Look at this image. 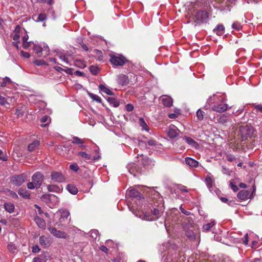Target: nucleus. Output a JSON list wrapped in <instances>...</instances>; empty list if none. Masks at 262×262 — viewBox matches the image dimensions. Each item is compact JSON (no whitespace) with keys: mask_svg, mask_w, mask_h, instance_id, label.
Wrapping results in <instances>:
<instances>
[{"mask_svg":"<svg viewBox=\"0 0 262 262\" xmlns=\"http://www.w3.org/2000/svg\"><path fill=\"white\" fill-rule=\"evenodd\" d=\"M148 203L149 211H145L144 219L148 221H152L159 218L164 210V201L160 194L155 191L151 190L149 195Z\"/></svg>","mask_w":262,"mask_h":262,"instance_id":"nucleus-1","label":"nucleus"},{"mask_svg":"<svg viewBox=\"0 0 262 262\" xmlns=\"http://www.w3.org/2000/svg\"><path fill=\"white\" fill-rule=\"evenodd\" d=\"M181 222L185 234L189 240L192 242L200 238V230L192 217L181 215Z\"/></svg>","mask_w":262,"mask_h":262,"instance_id":"nucleus-2","label":"nucleus"},{"mask_svg":"<svg viewBox=\"0 0 262 262\" xmlns=\"http://www.w3.org/2000/svg\"><path fill=\"white\" fill-rule=\"evenodd\" d=\"M194 7H202L204 10H199L194 14H193L194 21L197 24L206 23L209 18V15L207 12L208 7H210L209 1L207 0H198L195 3Z\"/></svg>","mask_w":262,"mask_h":262,"instance_id":"nucleus-3","label":"nucleus"},{"mask_svg":"<svg viewBox=\"0 0 262 262\" xmlns=\"http://www.w3.org/2000/svg\"><path fill=\"white\" fill-rule=\"evenodd\" d=\"M241 138L243 141H246L248 138H251L254 136V129L251 125H246L239 128Z\"/></svg>","mask_w":262,"mask_h":262,"instance_id":"nucleus-4","label":"nucleus"},{"mask_svg":"<svg viewBox=\"0 0 262 262\" xmlns=\"http://www.w3.org/2000/svg\"><path fill=\"white\" fill-rule=\"evenodd\" d=\"M110 62L115 67H121L124 65L128 60L123 55H119L118 56L110 54Z\"/></svg>","mask_w":262,"mask_h":262,"instance_id":"nucleus-5","label":"nucleus"},{"mask_svg":"<svg viewBox=\"0 0 262 262\" xmlns=\"http://www.w3.org/2000/svg\"><path fill=\"white\" fill-rule=\"evenodd\" d=\"M129 76L126 75L121 74L117 76V83L122 85L124 86L127 85L129 83V81H132V78L133 77L135 78L136 75L133 73L129 74Z\"/></svg>","mask_w":262,"mask_h":262,"instance_id":"nucleus-6","label":"nucleus"},{"mask_svg":"<svg viewBox=\"0 0 262 262\" xmlns=\"http://www.w3.org/2000/svg\"><path fill=\"white\" fill-rule=\"evenodd\" d=\"M27 175L22 173L19 175H15L11 178V182L16 186H19L26 180Z\"/></svg>","mask_w":262,"mask_h":262,"instance_id":"nucleus-7","label":"nucleus"},{"mask_svg":"<svg viewBox=\"0 0 262 262\" xmlns=\"http://www.w3.org/2000/svg\"><path fill=\"white\" fill-rule=\"evenodd\" d=\"M44 176L40 172H35L32 177V180L35 185L36 188H39L42 184Z\"/></svg>","mask_w":262,"mask_h":262,"instance_id":"nucleus-8","label":"nucleus"},{"mask_svg":"<svg viewBox=\"0 0 262 262\" xmlns=\"http://www.w3.org/2000/svg\"><path fill=\"white\" fill-rule=\"evenodd\" d=\"M127 194L129 197L132 198L133 200L136 199L139 201L144 200L143 195L136 189L133 188L129 189L127 192Z\"/></svg>","mask_w":262,"mask_h":262,"instance_id":"nucleus-9","label":"nucleus"},{"mask_svg":"<svg viewBox=\"0 0 262 262\" xmlns=\"http://www.w3.org/2000/svg\"><path fill=\"white\" fill-rule=\"evenodd\" d=\"M51 178L53 181L58 183H62L64 182L66 180L64 176L62 173V172L59 171H52Z\"/></svg>","mask_w":262,"mask_h":262,"instance_id":"nucleus-10","label":"nucleus"},{"mask_svg":"<svg viewBox=\"0 0 262 262\" xmlns=\"http://www.w3.org/2000/svg\"><path fill=\"white\" fill-rule=\"evenodd\" d=\"M180 133V130L178 128L173 124L169 125L167 135L171 139H174L177 137Z\"/></svg>","mask_w":262,"mask_h":262,"instance_id":"nucleus-11","label":"nucleus"},{"mask_svg":"<svg viewBox=\"0 0 262 262\" xmlns=\"http://www.w3.org/2000/svg\"><path fill=\"white\" fill-rule=\"evenodd\" d=\"M228 107V104L225 103V100L223 99L221 101V103L214 105L212 110L218 113H223L227 110Z\"/></svg>","mask_w":262,"mask_h":262,"instance_id":"nucleus-12","label":"nucleus"},{"mask_svg":"<svg viewBox=\"0 0 262 262\" xmlns=\"http://www.w3.org/2000/svg\"><path fill=\"white\" fill-rule=\"evenodd\" d=\"M139 155L138 156L137 158H139L138 162H140V163L144 167H149L154 165L152 160L150 159L148 157L146 156H144L143 155H141L140 157Z\"/></svg>","mask_w":262,"mask_h":262,"instance_id":"nucleus-13","label":"nucleus"},{"mask_svg":"<svg viewBox=\"0 0 262 262\" xmlns=\"http://www.w3.org/2000/svg\"><path fill=\"white\" fill-rule=\"evenodd\" d=\"M48 230L52 235L56 237L66 238L67 237V234L64 232L57 230L55 227H49Z\"/></svg>","mask_w":262,"mask_h":262,"instance_id":"nucleus-14","label":"nucleus"},{"mask_svg":"<svg viewBox=\"0 0 262 262\" xmlns=\"http://www.w3.org/2000/svg\"><path fill=\"white\" fill-rule=\"evenodd\" d=\"M127 168L129 172L134 176H136L137 173H139L141 172L140 168L135 163L128 164L127 166Z\"/></svg>","mask_w":262,"mask_h":262,"instance_id":"nucleus-15","label":"nucleus"},{"mask_svg":"<svg viewBox=\"0 0 262 262\" xmlns=\"http://www.w3.org/2000/svg\"><path fill=\"white\" fill-rule=\"evenodd\" d=\"M41 199L49 206L52 200L56 199V196L54 194L46 193L41 196Z\"/></svg>","mask_w":262,"mask_h":262,"instance_id":"nucleus-16","label":"nucleus"},{"mask_svg":"<svg viewBox=\"0 0 262 262\" xmlns=\"http://www.w3.org/2000/svg\"><path fill=\"white\" fill-rule=\"evenodd\" d=\"M237 197L241 200L245 201L251 197L250 192L247 190H242L237 194Z\"/></svg>","mask_w":262,"mask_h":262,"instance_id":"nucleus-17","label":"nucleus"},{"mask_svg":"<svg viewBox=\"0 0 262 262\" xmlns=\"http://www.w3.org/2000/svg\"><path fill=\"white\" fill-rule=\"evenodd\" d=\"M183 139L191 147L195 149H198L199 148V144L191 138L185 136L183 137Z\"/></svg>","mask_w":262,"mask_h":262,"instance_id":"nucleus-18","label":"nucleus"},{"mask_svg":"<svg viewBox=\"0 0 262 262\" xmlns=\"http://www.w3.org/2000/svg\"><path fill=\"white\" fill-rule=\"evenodd\" d=\"M85 139H82L76 136L73 137L72 143L74 144L78 145L79 147L82 149H84L85 148V145H83Z\"/></svg>","mask_w":262,"mask_h":262,"instance_id":"nucleus-19","label":"nucleus"},{"mask_svg":"<svg viewBox=\"0 0 262 262\" xmlns=\"http://www.w3.org/2000/svg\"><path fill=\"white\" fill-rule=\"evenodd\" d=\"M34 220L39 228L42 229H45L46 228V224L43 219L36 215L34 216Z\"/></svg>","mask_w":262,"mask_h":262,"instance_id":"nucleus-20","label":"nucleus"},{"mask_svg":"<svg viewBox=\"0 0 262 262\" xmlns=\"http://www.w3.org/2000/svg\"><path fill=\"white\" fill-rule=\"evenodd\" d=\"M11 99L9 97H5L0 95V105L4 106L6 108H9L10 106V103L9 100Z\"/></svg>","mask_w":262,"mask_h":262,"instance_id":"nucleus-21","label":"nucleus"},{"mask_svg":"<svg viewBox=\"0 0 262 262\" xmlns=\"http://www.w3.org/2000/svg\"><path fill=\"white\" fill-rule=\"evenodd\" d=\"M162 104L166 107H170L172 103V99L167 96H163L161 98Z\"/></svg>","mask_w":262,"mask_h":262,"instance_id":"nucleus-22","label":"nucleus"},{"mask_svg":"<svg viewBox=\"0 0 262 262\" xmlns=\"http://www.w3.org/2000/svg\"><path fill=\"white\" fill-rule=\"evenodd\" d=\"M48 190L50 192H54L57 193H60L62 189V187L61 186H59L55 184H51L47 186Z\"/></svg>","mask_w":262,"mask_h":262,"instance_id":"nucleus-23","label":"nucleus"},{"mask_svg":"<svg viewBox=\"0 0 262 262\" xmlns=\"http://www.w3.org/2000/svg\"><path fill=\"white\" fill-rule=\"evenodd\" d=\"M4 208L5 210L10 213H12L15 210V206L13 203L11 202H5L4 204Z\"/></svg>","mask_w":262,"mask_h":262,"instance_id":"nucleus-24","label":"nucleus"},{"mask_svg":"<svg viewBox=\"0 0 262 262\" xmlns=\"http://www.w3.org/2000/svg\"><path fill=\"white\" fill-rule=\"evenodd\" d=\"M219 4L222 5L225 7H229L231 5L235 4L237 0H214Z\"/></svg>","mask_w":262,"mask_h":262,"instance_id":"nucleus-25","label":"nucleus"},{"mask_svg":"<svg viewBox=\"0 0 262 262\" xmlns=\"http://www.w3.org/2000/svg\"><path fill=\"white\" fill-rule=\"evenodd\" d=\"M185 162L187 165L192 167H196L199 165V162L189 157L186 158Z\"/></svg>","mask_w":262,"mask_h":262,"instance_id":"nucleus-26","label":"nucleus"},{"mask_svg":"<svg viewBox=\"0 0 262 262\" xmlns=\"http://www.w3.org/2000/svg\"><path fill=\"white\" fill-rule=\"evenodd\" d=\"M32 18L36 22L43 21L47 19V15L45 13H41L38 16L34 15Z\"/></svg>","mask_w":262,"mask_h":262,"instance_id":"nucleus-27","label":"nucleus"},{"mask_svg":"<svg viewBox=\"0 0 262 262\" xmlns=\"http://www.w3.org/2000/svg\"><path fill=\"white\" fill-rule=\"evenodd\" d=\"M40 145V141L38 140H34L28 146V149L29 151H34Z\"/></svg>","mask_w":262,"mask_h":262,"instance_id":"nucleus-28","label":"nucleus"},{"mask_svg":"<svg viewBox=\"0 0 262 262\" xmlns=\"http://www.w3.org/2000/svg\"><path fill=\"white\" fill-rule=\"evenodd\" d=\"M18 193L20 196L23 197L24 199H30V193L26 189L20 188L18 191Z\"/></svg>","mask_w":262,"mask_h":262,"instance_id":"nucleus-29","label":"nucleus"},{"mask_svg":"<svg viewBox=\"0 0 262 262\" xmlns=\"http://www.w3.org/2000/svg\"><path fill=\"white\" fill-rule=\"evenodd\" d=\"M106 100L111 105H112L114 107H117L120 105V101L115 97H108L106 98Z\"/></svg>","mask_w":262,"mask_h":262,"instance_id":"nucleus-30","label":"nucleus"},{"mask_svg":"<svg viewBox=\"0 0 262 262\" xmlns=\"http://www.w3.org/2000/svg\"><path fill=\"white\" fill-rule=\"evenodd\" d=\"M213 31L219 36L223 35L225 33V27L223 25H218L215 28L213 29Z\"/></svg>","mask_w":262,"mask_h":262,"instance_id":"nucleus-31","label":"nucleus"},{"mask_svg":"<svg viewBox=\"0 0 262 262\" xmlns=\"http://www.w3.org/2000/svg\"><path fill=\"white\" fill-rule=\"evenodd\" d=\"M66 189L72 194H76L78 191L77 187L72 184H68L66 187Z\"/></svg>","mask_w":262,"mask_h":262,"instance_id":"nucleus-32","label":"nucleus"},{"mask_svg":"<svg viewBox=\"0 0 262 262\" xmlns=\"http://www.w3.org/2000/svg\"><path fill=\"white\" fill-rule=\"evenodd\" d=\"M39 244L44 248H47L50 245L48 238L45 235H41L39 237Z\"/></svg>","mask_w":262,"mask_h":262,"instance_id":"nucleus-33","label":"nucleus"},{"mask_svg":"<svg viewBox=\"0 0 262 262\" xmlns=\"http://www.w3.org/2000/svg\"><path fill=\"white\" fill-rule=\"evenodd\" d=\"M99 88L101 91L106 93L107 95L113 96L115 95L114 93L110 90L108 88H106L105 85L102 84H100L99 85Z\"/></svg>","mask_w":262,"mask_h":262,"instance_id":"nucleus-34","label":"nucleus"},{"mask_svg":"<svg viewBox=\"0 0 262 262\" xmlns=\"http://www.w3.org/2000/svg\"><path fill=\"white\" fill-rule=\"evenodd\" d=\"M74 65L81 69L86 67V64L83 60L75 59L74 61Z\"/></svg>","mask_w":262,"mask_h":262,"instance_id":"nucleus-35","label":"nucleus"},{"mask_svg":"<svg viewBox=\"0 0 262 262\" xmlns=\"http://www.w3.org/2000/svg\"><path fill=\"white\" fill-rule=\"evenodd\" d=\"M40 122L42 123L41 126L46 127L50 123V118L47 115H45L40 119Z\"/></svg>","mask_w":262,"mask_h":262,"instance_id":"nucleus-36","label":"nucleus"},{"mask_svg":"<svg viewBox=\"0 0 262 262\" xmlns=\"http://www.w3.org/2000/svg\"><path fill=\"white\" fill-rule=\"evenodd\" d=\"M70 215V213L68 210H63L61 213L60 217L59 219V222L60 223L64 222L65 220H68V217Z\"/></svg>","mask_w":262,"mask_h":262,"instance_id":"nucleus-37","label":"nucleus"},{"mask_svg":"<svg viewBox=\"0 0 262 262\" xmlns=\"http://www.w3.org/2000/svg\"><path fill=\"white\" fill-rule=\"evenodd\" d=\"M205 181L208 188H211L212 187L213 184L214 183V180L210 176L207 175L206 177Z\"/></svg>","mask_w":262,"mask_h":262,"instance_id":"nucleus-38","label":"nucleus"},{"mask_svg":"<svg viewBox=\"0 0 262 262\" xmlns=\"http://www.w3.org/2000/svg\"><path fill=\"white\" fill-rule=\"evenodd\" d=\"M56 55L61 60L64 61L67 63H69V59H68L67 57H66V55H65L64 53H63L61 51H57L56 52Z\"/></svg>","mask_w":262,"mask_h":262,"instance_id":"nucleus-39","label":"nucleus"},{"mask_svg":"<svg viewBox=\"0 0 262 262\" xmlns=\"http://www.w3.org/2000/svg\"><path fill=\"white\" fill-rule=\"evenodd\" d=\"M228 121L227 116L225 114H222L220 115L219 117L217 118V122L219 123L222 124H225Z\"/></svg>","mask_w":262,"mask_h":262,"instance_id":"nucleus-40","label":"nucleus"},{"mask_svg":"<svg viewBox=\"0 0 262 262\" xmlns=\"http://www.w3.org/2000/svg\"><path fill=\"white\" fill-rule=\"evenodd\" d=\"M42 262H46L47 260L49 259L50 255L48 252H43L38 256Z\"/></svg>","mask_w":262,"mask_h":262,"instance_id":"nucleus-41","label":"nucleus"},{"mask_svg":"<svg viewBox=\"0 0 262 262\" xmlns=\"http://www.w3.org/2000/svg\"><path fill=\"white\" fill-rule=\"evenodd\" d=\"M139 123L140 125L142 127V129H145L146 131H148L149 128L145 122L144 119L143 118H140L139 119Z\"/></svg>","mask_w":262,"mask_h":262,"instance_id":"nucleus-42","label":"nucleus"},{"mask_svg":"<svg viewBox=\"0 0 262 262\" xmlns=\"http://www.w3.org/2000/svg\"><path fill=\"white\" fill-rule=\"evenodd\" d=\"M77 156L83 157L85 160H89L92 159L91 154H88L85 151H80L77 154Z\"/></svg>","mask_w":262,"mask_h":262,"instance_id":"nucleus-43","label":"nucleus"},{"mask_svg":"<svg viewBox=\"0 0 262 262\" xmlns=\"http://www.w3.org/2000/svg\"><path fill=\"white\" fill-rule=\"evenodd\" d=\"M89 70L91 73L94 75H97L100 71V69L98 67L94 65L91 66L89 68Z\"/></svg>","mask_w":262,"mask_h":262,"instance_id":"nucleus-44","label":"nucleus"},{"mask_svg":"<svg viewBox=\"0 0 262 262\" xmlns=\"http://www.w3.org/2000/svg\"><path fill=\"white\" fill-rule=\"evenodd\" d=\"M7 248L12 253H15L17 251L16 246L12 243L8 245Z\"/></svg>","mask_w":262,"mask_h":262,"instance_id":"nucleus-45","label":"nucleus"},{"mask_svg":"<svg viewBox=\"0 0 262 262\" xmlns=\"http://www.w3.org/2000/svg\"><path fill=\"white\" fill-rule=\"evenodd\" d=\"M252 106L254 113L258 114L259 112H262V104H253Z\"/></svg>","mask_w":262,"mask_h":262,"instance_id":"nucleus-46","label":"nucleus"},{"mask_svg":"<svg viewBox=\"0 0 262 262\" xmlns=\"http://www.w3.org/2000/svg\"><path fill=\"white\" fill-rule=\"evenodd\" d=\"M88 95L93 100H95L98 103L102 102L101 98L98 96L90 92H88Z\"/></svg>","mask_w":262,"mask_h":262,"instance_id":"nucleus-47","label":"nucleus"},{"mask_svg":"<svg viewBox=\"0 0 262 262\" xmlns=\"http://www.w3.org/2000/svg\"><path fill=\"white\" fill-rule=\"evenodd\" d=\"M214 225V223L213 222L204 224L203 226V231H209L213 226Z\"/></svg>","mask_w":262,"mask_h":262,"instance_id":"nucleus-48","label":"nucleus"},{"mask_svg":"<svg viewBox=\"0 0 262 262\" xmlns=\"http://www.w3.org/2000/svg\"><path fill=\"white\" fill-rule=\"evenodd\" d=\"M113 262H125L124 256L122 254H119L116 257L112 259Z\"/></svg>","mask_w":262,"mask_h":262,"instance_id":"nucleus-49","label":"nucleus"},{"mask_svg":"<svg viewBox=\"0 0 262 262\" xmlns=\"http://www.w3.org/2000/svg\"><path fill=\"white\" fill-rule=\"evenodd\" d=\"M33 50L37 55H38L39 56H41L40 54L42 53V48L40 46L34 45L33 47Z\"/></svg>","mask_w":262,"mask_h":262,"instance_id":"nucleus-50","label":"nucleus"},{"mask_svg":"<svg viewBox=\"0 0 262 262\" xmlns=\"http://www.w3.org/2000/svg\"><path fill=\"white\" fill-rule=\"evenodd\" d=\"M94 53L96 54L97 57V59L99 61L103 60V53L100 50H98L97 49H95L94 50Z\"/></svg>","mask_w":262,"mask_h":262,"instance_id":"nucleus-51","label":"nucleus"},{"mask_svg":"<svg viewBox=\"0 0 262 262\" xmlns=\"http://www.w3.org/2000/svg\"><path fill=\"white\" fill-rule=\"evenodd\" d=\"M12 81L11 79L7 77H6L3 79L2 82L1 83V86L3 88L5 87L7 83H11Z\"/></svg>","mask_w":262,"mask_h":262,"instance_id":"nucleus-52","label":"nucleus"},{"mask_svg":"<svg viewBox=\"0 0 262 262\" xmlns=\"http://www.w3.org/2000/svg\"><path fill=\"white\" fill-rule=\"evenodd\" d=\"M68 147L65 146V145H60L58 146L56 149L57 152L59 153L60 155H64V154L61 153L60 150L63 151H67L68 150Z\"/></svg>","mask_w":262,"mask_h":262,"instance_id":"nucleus-53","label":"nucleus"},{"mask_svg":"<svg viewBox=\"0 0 262 262\" xmlns=\"http://www.w3.org/2000/svg\"><path fill=\"white\" fill-rule=\"evenodd\" d=\"M204 112L199 109L196 112V117L199 120H202L204 118Z\"/></svg>","mask_w":262,"mask_h":262,"instance_id":"nucleus-54","label":"nucleus"},{"mask_svg":"<svg viewBox=\"0 0 262 262\" xmlns=\"http://www.w3.org/2000/svg\"><path fill=\"white\" fill-rule=\"evenodd\" d=\"M70 169L75 172H77L79 169V167L77 163H74L70 165Z\"/></svg>","mask_w":262,"mask_h":262,"instance_id":"nucleus-55","label":"nucleus"},{"mask_svg":"<svg viewBox=\"0 0 262 262\" xmlns=\"http://www.w3.org/2000/svg\"><path fill=\"white\" fill-rule=\"evenodd\" d=\"M33 63L37 66L48 65V64L47 63L46 61L42 59H36L34 60Z\"/></svg>","mask_w":262,"mask_h":262,"instance_id":"nucleus-56","label":"nucleus"},{"mask_svg":"<svg viewBox=\"0 0 262 262\" xmlns=\"http://www.w3.org/2000/svg\"><path fill=\"white\" fill-rule=\"evenodd\" d=\"M0 160L7 161L8 157L6 154H4L2 150H0Z\"/></svg>","mask_w":262,"mask_h":262,"instance_id":"nucleus-57","label":"nucleus"},{"mask_svg":"<svg viewBox=\"0 0 262 262\" xmlns=\"http://www.w3.org/2000/svg\"><path fill=\"white\" fill-rule=\"evenodd\" d=\"M230 188L233 190L234 192H236L238 190V187L233 183L232 181L230 182Z\"/></svg>","mask_w":262,"mask_h":262,"instance_id":"nucleus-58","label":"nucleus"},{"mask_svg":"<svg viewBox=\"0 0 262 262\" xmlns=\"http://www.w3.org/2000/svg\"><path fill=\"white\" fill-rule=\"evenodd\" d=\"M222 172L224 174H226L227 175H230V173L231 172V171L228 168H227L225 166H222Z\"/></svg>","mask_w":262,"mask_h":262,"instance_id":"nucleus-59","label":"nucleus"},{"mask_svg":"<svg viewBox=\"0 0 262 262\" xmlns=\"http://www.w3.org/2000/svg\"><path fill=\"white\" fill-rule=\"evenodd\" d=\"M40 249L37 245H34L32 248V251L33 253H37L40 251Z\"/></svg>","mask_w":262,"mask_h":262,"instance_id":"nucleus-60","label":"nucleus"},{"mask_svg":"<svg viewBox=\"0 0 262 262\" xmlns=\"http://www.w3.org/2000/svg\"><path fill=\"white\" fill-rule=\"evenodd\" d=\"M242 240H243V243L245 245H248L249 241H248V235L247 233L245 235V236L243 238Z\"/></svg>","mask_w":262,"mask_h":262,"instance_id":"nucleus-61","label":"nucleus"},{"mask_svg":"<svg viewBox=\"0 0 262 262\" xmlns=\"http://www.w3.org/2000/svg\"><path fill=\"white\" fill-rule=\"evenodd\" d=\"M27 187L29 189H33L34 188H36V186L34 182L32 181V182H29L27 184Z\"/></svg>","mask_w":262,"mask_h":262,"instance_id":"nucleus-62","label":"nucleus"},{"mask_svg":"<svg viewBox=\"0 0 262 262\" xmlns=\"http://www.w3.org/2000/svg\"><path fill=\"white\" fill-rule=\"evenodd\" d=\"M125 109L128 112L132 111L134 110V106L131 104H128L125 106Z\"/></svg>","mask_w":262,"mask_h":262,"instance_id":"nucleus-63","label":"nucleus"},{"mask_svg":"<svg viewBox=\"0 0 262 262\" xmlns=\"http://www.w3.org/2000/svg\"><path fill=\"white\" fill-rule=\"evenodd\" d=\"M20 53H21V55L22 56H23L24 58H28L30 57V54L27 52L21 51Z\"/></svg>","mask_w":262,"mask_h":262,"instance_id":"nucleus-64","label":"nucleus"}]
</instances>
